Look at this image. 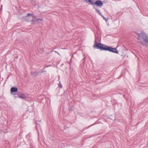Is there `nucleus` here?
I'll list each match as a JSON object with an SVG mask.
<instances>
[{
    "instance_id": "4468645a",
    "label": "nucleus",
    "mask_w": 148,
    "mask_h": 148,
    "mask_svg": "<svg viewBox=\"0 0 148 148\" xmlns=\"http://www.w3.org/2000/svg\"><path fill=\"white\" fill-rule=\"evenodd\" d=\"M54 51L55 52V53H57L59 55H60L59 53L57 51Z\"/></svg>"
},
{
    "instance_id": "f3484780",
    "label": "nucleus",
    "mask_w": 148,
    "mask_h": 148,
    "mask_svg": "<svg viewBox=\"0 0 148 148\" xmlns=\"http://www.w3.org/2000/svg\"><path fill=\"white\" fill-rule=\"evenodd\" d=\"M123 97H124L125 98V95H123Z\"/></svg>"
},
{
    "instance_id": "9b49d317",
    "label": "nucleus",
    "mask_w": 148,
    "mask_h": 148,
    "mask_svg": "<svg viewBox=\"0 0 148 148\" xmlns=\"http://www.w3.org/2000/svg\"><path fill=\"white\" fill-rule=\"evenodd\" d=\"M101 16H102L103 19L104 20H105L106 21H108V19L106 18L104 16H103L102 14V15Z\"/></svg>"
},
{
    "instance_id": "2eb2a0df",
    "label": "nucleus",
    "mask_w": 148,
    "mask_h": 148,
    "mask_svg": "<svg viewBox=\"0 0 148 148\" xmlns=\"http://www.w3.org/2000/svg\"><path fill=\"white\" fill-rule=\"evenodd\" d=\"M85 59H86V58L85 57H84V58H83V60H84L83 62H85Z\"/></svg>"
},
{
    "instance_id": "0eeeda50",
    "label": "nucleus",
    "mask_w": 148,
    "mask_h": 148,
    "mask_svg": "<svg viewBox=\"0 0 148 148\" xmlns=\"http://www.w3.org/2000/svg\"><path fill=\"white\" fill-rule=\"evenodd\" d=\"M19 97L20 98H26V96L24 94H20L19 95Z\"/></svg>"
},
{
    "instance_id": "f8f14e48",
    "label": "nucleus",
    "mask_w": 148,
    "mask_h": 148,
    "mask_svg": "<svg viewBox=\"0 0 148 148\" xmlns=\"http://www.w3.org/2000/svg\"><path fill=\"white\" fill-rule=\"evenodd\" d=\"M59 86L60 87V88H62V84L60 82L59 84H58Z\"/></svg>"
},
{
    "instance_id": "1a4fd4ad",
    "label": "nucleus",
    "mask_w": 148,
    "mask_h": 148,
    "mask_svg": "<svg viewBox=\"0 0 148 148\" xmlns=\"http://www.w3.org/2000/svg\"><path fill=\"white\" fill-rule=\"evenodd\" d=\"M87 3H89L90 4L92 5L94 4V3L91 0H84Z\"/></svg>"
},
{
    "instance_id": "f03ea898",
    "label": "nucleus",
    "mask_w": 148,
    "mask_h": 148,
    "mask_svg": "<svg viewBox=\"0 0 148 148\" xmlns=\"http://www.w3.org/2000/svg\"><path fill=\"white\" fill-rule=\"evenodd\" d=\"M137 34L140 40H142L146 43H148V36H147L145 33L143 32H141L140 33L137 32Z\"/></svg>"
},
{
    "instance_id": "20e7f679",
    "label": "nucleus",
    "mask_w": 148,
    "mask_h": 148,
    "mask_svg": "<svg viewBox=\"0 0 148 148\" xmlns=\"http://www.w3.org/2000/svg\"><path fill=\"white\" fill-rule=\"evenodd\" d=\"M94 4L96 5L97 6L101 7L103 5V3L101 0H98L94 3Z\"/></svg>"
},
{
    "instance_id": "a211bd4d",
    "label": "nucleus",
    "mask_w": 148,
    "mask_h": 148,
    "mask_svg": "<svg viewBox=\"0 0 148 148\" xmlns=\"http://www.w3.org/2000/svg\"><path fill=\"white\" fill-rule=\"evenodd\" d=\"M48 66H47V67H48Z\"/></svg>"
},
{
    "instance_id": "39448f33",
    "label": "nucleus",
    "mask_w": 148,
    "mask_h": 148,
    "mask_svg": "<svg viewBox=\"0 0 148 148\" xmlns=\"http://www.w3.org/2000/svg\"><path fill=\"white\" fill-rule=\"evenodd\" d=\"M18 89L17 88L12 87L11 88L10 92L11 93L16 92L18 91Z\"/></svg>"
},
{
    "instance_id": "dca6fc26",
    "label": "nucleus",
    "mask_w": 148,
    "mask_h": 148,
    "mask_svg": "<svg viewBox=\"0 0 148 148\" xmlns=\"http://www.w3.org/2000/svg\"><path fill=\"white\" fill-rule=\"evenodd\" d=\"M40 23V22H39V21H37L36 22V23Z\"/></svg>"
},
{
    "instance_id": "9d476101",
    "label": "nucleus",
    "mask_w": 148,
    "mask_h": 148,
    "mask_svg": "<svg viewBox=\"0 0 148 148\" xmlns=\"http://www.w3.org/2000/svg\"><path fill=\"white\" fill-rule=\"evenodd\" d=\"M96 11V12L99 14L100 15H102L100 11L97 8H95Z\"/></svg>"
},
{
    "instance_id": "6e6552de",
    "label": "nucleus",
    "mask_w": 148,
    "mask_h": 148,
    "mask_svg": "<svg viewBox=\"0 0 148 148\" xmlns=\"http://www.w3.org/2000/svg\"><path fill=\"white\" fill-rule=\"evenodd\" d=\"M31 74L32 75H34L35 76H36L38 75V73H37V72L32 71L31 72Z\"/></svg>"
},
{
    "instance_id": "ddd939ff",
    "label": "nucleus",
    "mask_w": 148,
    "mask_h": 148,
    "mask_svg": "<svg viewBox=\"0 0 148 148\" xmlns=\"http://www.w3.org/2000/svg\"><path fill=\"white\" fill-rule=\"evenodd\" d=\"M31 14H30V13L28 14L27 16H26V18H28V16H31Z\"/></svg>"
},
{
    "instance_id": "423d86ee",
    "label": "nucleus",
    "mask_w": 148,
    "mask_h": 148,
    "mask_svg": "<svg viewBox=\"0 0 148 148\" xmlns=\"http://www.w3.org/2000/svg\"><path fill=\"white\" fill-rule=\"evenodd\" d=\"M45 68V67L42 69H41L40 71H37V73H38V75L40 74L44 73L46 72V71L45 70H44V69Z\"/></svg>"
},
{
    "instance_id": "7ed1b4c3",
    "label": "nucleus",
    "mask_w": 148,
    "mask_h": 148,
    "mask_svg": "<svg viewBox=\"0 0 148 148\" xmlns=\"http://www.w3.org/2000/svg\"><path fill=\"white\" fill-rule=\"evenodd\" d=\"M31 16L33 17V19L31 21L33 23H36L37 21H42V18H37L36 16L33 14H31Z\"/></svg>"
},
{
    "instance_id": "f257e3e1",
    "label": "nucleus",
    "mask_w": 148,
    "mask_h": 148,
    "mask_svg": "<svg viewBox=\"0 0 148 148\" xmlns=\"http://www.w3.org/2000/svg\"><path fill=\"white\" fill-rule=\"evenodd\" d=\"M97 41L96 39H95L94 47L97 49H100L101 50L107 51L114 53L119 54V52L116 48L106 46L101 43H97Z\"/></svg>"
}]
</instances>
